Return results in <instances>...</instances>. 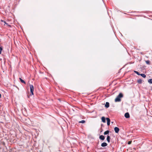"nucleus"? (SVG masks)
<instances>
[{
	"mask_svg": "<svg viewBox=\"0 0 152 152\" xmlns=\"http://www.w3.org/2000/svg\"><path fill=\"white\" fill-rule=\"evenodd\" d=\"M114 129L115 132L116 133H118L119 131V128L117 127H115L114 128Z\"/></svg>",
	"mask_w": 152,
	"mask_h": 152,
	"instance_id": "7ed1b4c3",
	"label": "nucleus"
},
{
	"mask_svg": "<svg viewBox=\"0 0 152 152\" xmlns=\"http://www.w3.org/2000/svg\"><path fill=\"white\" fill-rule=\"evenodd\" d=\"M99 138L102 140H104L105 139L103 135H101L99 136Z\"/></svg>",
	"mask_w": 152,
	"mask_h": 152,
	"instance_id": "0eeeda50",
	"label": "nucleus"
},
{
	"mask_svg": "<svg viewBox=\"0 0 152 152\" xmlns=\"http://www.w3.org/2000/svg\"><path fill=\"white\" fill-rule=\"evenodd\" d=\"M123 96V94L121 93H120L119 95L117 96L115 99V102H119L121 101V98Z\"/></svg>",
	"mask_w": 152,
	"mask_h": 152,
	"instance_id": "f257e3e1",
	"label": "nucleus"
},
{
	"mask_svg": "<svg viewBox=\"0 0 152 152\" xmlns=\"http://www.w3.org/2000/svg\"><path fill=\"white\" fill-rule=\"evenodd\" d=\"M19 79L20 80L21 82L22 83H24V84H26V82H25L22 79H21L20 78H19Z\"/></svg>",
	"mask_w": 152,
	"mask_h": 152,
	"instance_id": "f8f14e48",
	"label": "nucleus"
},
{
	"mask_svg": "<svg viewBox=\"0 0 152 152\" xmlns=\"http://www.w3.org/2000/svg\"><path fill=\"white\" fill-rule=\"evenodd\" d=\"M29 87L30 88V91L31 93L30 95H34L33 92L34 91V87L33 85L31 84L29 85Z\"/></svg>",
	"mask_w": 152,
	"mask_h": 152,
	"instance_id": "f03ea898",
	"label": "nucleus"
},
{
	"mask_svg": "<svg viewBox=\"0 0 152 152\" xmlns=\"http://www.w3.org/2000/svg\"><path fill=\"white\" fill-rule=\"evenodd\" d=\"M107 145V144L105 142H103L101 144V146L103 147H105Z\"/></svg>",
	"mask_w": 152,
	"mask_h": 152,
	"instance_id": "423d86ee",
	"label": "nucleus"
},
{
	"mask_svg": "<svg viewBox=\"0 0 152 152\" xmlns=\"http://www.w3.org/2000/svg\"><path fill=\"white\" fill-rule=\"evenodd\" d=\"M109 106V104L108 102H106L105 104V107L106 108H108Z\"/></svg>",
	"mask_w": 152,
	"mask_h": 152,
	"instance_id": "1a4fd4ad",
	"label": "nucleus"
},
{
	"mask_svg": "<svg viewBox=\"0 0 152 152\" xmlns=\"http://www.w3.org/2000/svg\"><path fill=\"white\" fill-rule=\"evenodd\" d=\"M1 97V94H0V98Z\"/></svg>",
	"mask_w": 152,
	"mask_h": 152,
	"instance_id": "4be33fe9",
	"label": "nucleus"
},
{
	"mask_svg": "<svg viewBox=\"0 0 152 152\" xmlns=\"http://www.w3.org/2000/svg\"><path fill=\"white\" fill-rule=\"evenodd\" d=\"M132 143L131 141H129L128 142V144L129 145L130 144Z\"/></svg>",
	"mask_w": 152,
	"mask_h": 152,
	"instance_id": "aec40b11",
	"label": "nucleus"
},
{
	"mask_svg": "<svg viewBox=\"0 0 152 152\" xmlns=\"http://www.w3.org/2000/svg\"><path fill=\"white\" fill-rule=\"evenodd\" d=\"M124 116L126 118H129L130 117V115L128 113H126L125 114Z\"/></svg>",
	"mask_w": 152,
	"mask_h": 152,
	"instance_id": "20e7f679",
	"label": "nucleus"
},
{
	"mask_svg": "<svg viewBox=\"0 0 152 152\" xmlns=\"http://www.w3.org/2000/svg\"><path fill=\"white\" fill-rule=\"evenodd\" d=\"M146 63L148 65H150V61L149 60H147L145 61Z\"/></svg>",
	"mask_w": 152,
	"mask_h": 152,
	"instance_id": "dca6fc26",
	"label": "nucleus"
},
{
	"mask_svg": "<svg viewBox=\"0 0 152 152\" xmlns=\"http://www.w3.org/2000/svg\"><path fill=\"white\" fill-rule=\"evenodd\" d=\"M134 72L136 73V74H137L138 75H140V74L139 72H138L137 71H134Z\"/></svg>",
	"mask_w": 152,
	"mask_h": 152,
	"instance_id": "f3484780",
	"label": "nucleus"
},
{
	"mask_svg": "<svg viewBox=\"0 0 152 152\" xmlns=\"http://www.w3.org/2000/svg\"><path fill=\"white\" fill-rule=\"evenodd\" d=\"M101 119H102V121L103 123L105 122H106L105 121V118L104 117V116L102 117L101 118Z\"/></svg>",
	"mask_w": 152,
	"mask_h": 152,
	"instance_id": "6e6552de",
	"label": "nucleus"
},
{
	"mask_svg": "<svg viewBox=\"0 0 152 152\" xmlns=\"http://www.w3.org/2000/svg\"><path fill=\"white\" fill-rule=\"evenodd\" d=\"M137 82L139 84H141L142 83V80L141 79H139L137 80Z\"/></svg>",
	"mask_w": 152,
	"mask_h": 152,
	"instance_id": "9b49d317",
	"label": "nucleus"
},
{
	"mask_svg": "<svg viewBox=\"0 0 152 152\" xmlns=\"http://www.w3.org/2000/svg\"><path fill=\"white\" fill-rule=\"evenodd\" d=\"M2 50V48L0 47V54H1V51Z\"/></svg>",
	"mask_w": 152,
	"mask_h": 152,
	"instance_id": "6ab92c4d",
	"label": "nucleus"
},
{
	"mask_svg": "<svg viewBox=\"0 0 152 152\" xmlns=\"http://www.w3.org/2000/svg\"><path fill=\"white\" fill-rule=\"evenodd\" d=\"M106 119L107 121V125L108 126H109L110 125V120L109 118H107Z\"/></svg>",
	"mask_w": 152,
	"mask_h": 152,
	"instance_id": "39448f33",
	"label": "nucleus"
},
{
	"mask_svg": "<svg viewBox=\"0 0 152 152\" xmlns=\"http://www.w3.org/2000/svg\"><path fill=\"white\" fill-rule=\"evenodd\" d=\"M4 24H7L6 22L4 21Z\"/></svg>",
	"mask_w": 152,
	"mask_h": 152,
	"instance_id": "412c9836",
	"label": "nucleus"
},
{
	"mask_svg": "<svg viewBox=\"0 0 152 152\" xmlns=\"http://www.w3.org/2000/svg\"><path fill=\"white\" fill-rule=\"evenodd\" d=\"M109 130H107L104 132V135H106L109 134Z\"/></svg>",
	"mask_w": 152,
	"mask_h": 152,
	"instance_id": "ddd939ff",
	"label": "nucleus"
},
{
	"mask_svg": "<svg viewBox=\"0 0 152 152\" xmlns=\"http://www.w3.org/2000/svg\"><path fill=\"white\" fill-rule=\"evenodd\" d=\"M148 82L149 83H152V79H149L148 80Z\"/></svg>",
	"mask_w": 152,
	"mask_h": 152,
	"instance_id": "2eb2a0df",
	"label": "nucleus"
},
{
	"mask_svg": "<svg viewBox=\"0 0 152 152\" xmlns=\"http://www.w3.org/2000/svg\"><path fill=\"white\" fill-rule=\"evenodd\" d=\"M85 120H82L79 122V123H85Z\"/></svg>",
	"mask_w": 152,
	"mask_h": 152,
	"instance_id": "a211bd4d",
	"label": "nucleus"
},
{
	"mask_svg": "<svg viewBox=\"0 0 152 152\" xmlns=\"http://www.w3.org/2000/svg\"><path fill=\"white\" fill-rule=\"evenodd\" d=\"M110 136L109 135H107V141L109 143L110 142Z\"/></svg>",
	"mask_w": 152,
	"mask_h": 152,
	"instance_id": "9d476101",
	"label": "nucleus"
},
{
	"mask_svg": "<svg viewBox=\"0 0 152 152\" xmlns=\"http://www.w3.org/2000/svg\"><path fill=\"white\" fill-rule=\"evenodd\" d=\"M141 76H142L143 78H145L146 77V75L144 74H140V75Z\"/></svg>",
	"mask_w": 152,
	"mask_h": 152,
	"instance_id": "4468645a",
	"label": "nucleus"
}]
</instances>
